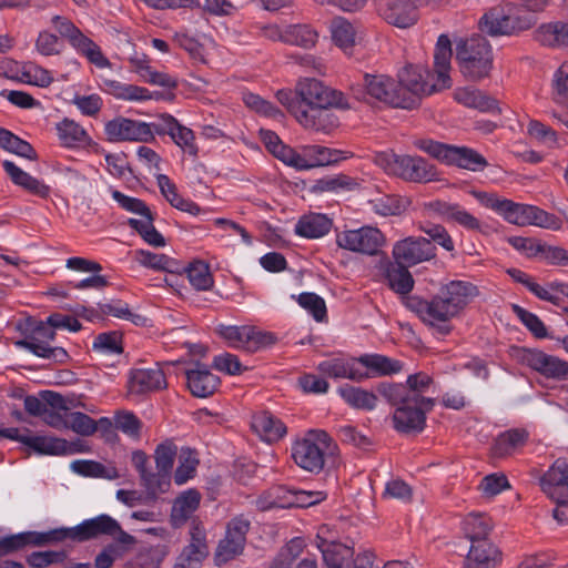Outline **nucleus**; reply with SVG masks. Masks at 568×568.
<instances>
[{
	"mask_svg": "<svg viewBox=\"0 0 568 568\" xmlns=\"http://www.w3.org/2000/svg\"><path fill=\"white\" fill-rule=\"evenodd\" d=\"M331 37L335 45L345 53H352L359 37V29L343 17H336L329 24Z\"/></svg>",
	"mask_w": 568,
	"mask_h": 568,
	"instance_id": "473e14b6",
	"label": "nucleus"
},
{
	"mask_svg": "<svg viewBox=\"0 0 568 568\" xmlns=\"http://www.w3.org/2000/svg\"><path fill=\"white\" fill-rule=\"evenodd\" d=\"M382 17L398 28H408L417 21V11L412 0H382Z\"/></svg>",
	"mask_w": 568,
	"mask_h": 568,
	"instance_id": "393cba45",
	"label": "nucleus"
},
{
	"mask_svg": "<svg viewBox=\"0 0 568 568\" xmlns=\"http://www.w3.org/2000/svg\"><path fill=\"white\" fill-rule=\"evenodd\" d=\"M42 398L49 405L42 415L43 422L55 429H65L67 414L69 412L68 400L62 395L52 390L43 392Z\"/></svg>",
	"mask_w": 568,
	"mask_h": 568,
	"instance_id": "c85d7f7f",
	"label": "nucleus"
},
{
	"mask_svg": "<svg viewBox=\"0 0 568 568\" xmlns=\"http://www.w3.org/2000/svg\"><path fill=\"white\" fill-rule=\"evenodd\" d=\"M141 485L144 487L148 497L155 500L170 490L171 473L163 470H158L156 473L150 471L143 475Z\"/></svg>",
	"mask_w": 568,
	"mask_h": 568,
	"instance_id": "864d4df0",
	"label": "nucleus"
},
{
	"mask_svg": "<svg viewBox=\"0 0 568 568\" xmlns=\"http://www.w3.org/2000/svg\"><path fill=\"white\" fill-rule=\"evenodd\" d=\"M439 294L456 316L478 295L475 285L465 281H452L445 285Z\"/></svg>",
	"mask_w": 568,
	"mask_h": 568,
	"instance_id": "a878e982",
	"label": "nucleus"
},
{
	"mask_svg": "<svg viewBox=\"0 0 568 568\" xmlns=\"http://www.w3.org/2000/svg\"><path fill=\"white\" fill-rule=\"evenodd\" d=\"M552 99L560 105L568 104V64H562L554 74Z\"/></svg>",
	"mask_w": 568,
	"mask_h": 568,
	"instance_id": "774afa93",
	"label": "nucleus"
},
{
	"mask_svg": "<svg viewBox=\"0 0 568 568\" xmlns=\"http://www.w3.org/2000/svg\"><path fill=\"white\" fill-rule=\"evenodd\" d=\"M378 390L395 404H398L393 415L394 427L398 432H420L424 428L425 414L434 406L433 398L418 394L402 396L404 388L398 385H381Z\"/></svg>",
	"mask_w": 568,
	"mask_h": 568,
	"instance_id": "20e7f679",
	"label": "nucleus"
},
{
	"mask_svg": "<svg viewBox=\"0 0 568 568\" xmlns=\"http://www.w3.org/2000/svg\"><path fill=\"white\" fill-rule=\"evenodd\" d=\"M500 559V552L489 540L471 544L465 559V568H494Z\"/></svg>",
	"mask_w": 568,
	"mask_h": 568,
	"instance_id": "7c9ffc66",
	"label": "nucleus"
},
{
	"mask_svg": "<svg viewBox=\"0 0 568 568\" xmlns=\"http://www.w3.org/2000/svg\"><path fill=\"white\" fill-rule=\"evenodd\" d=\"M199 466V458L195 450L185 447L179 455V465L174 473V481L176 485H183L195 476Z\"/></svg>",
	"mask_w": 568,
	"mask_h": 568,
	"instance_id": "603ef678",
	"label": "nucleus"
},
{
	"mask_svg": "<svg viewBox=\"0 0 568 568\" xmlns=\"http://www.w3.org/2000/svg\"><path fill=\"white\" fill-rule=\"evenodd\" d=\"M216 333L230 347L246 352H255L274 342L272 334L264 333L250 325L236 326L221 324L216 327Z\"/></svg>",
	"mask_w": 568,
	"mask_h": 568,
	"instance_id": "dca6fc26",
	"label": "nucleus"
},
{
	"mask_svg": "<svg viewBox=\"0 0 568 568\" xmlns=\"http://www.w3.org/2000/svg\"><path fill=\"white\" fill-rule=\"evenodd\" d=\"M48 536L51 541H62L64 539L85 541L95 538L90 519H85L74 527L52 529Z\"/></svg>",
	"mask_w": 568,
	"mask_h": 568,
	"instance_id": "8fccbe9b",
	"label": "nucleus"
},
{
	"mask_svg": "<svg viewBox=\"0 0 568 568\" xmlns=\"http://www.w3.org/2000/svg\"><path fill=\"white\" fill-rule=\"evenodd\" d=\"M54 337L55 332L47 324V321H40L36 323L24 339L17 342V345L38 357L62 362L68 357V354L62 347L51 346Z\"/></svg>",
	"mask_w": 568,
	"mask_h": 568,
	"instance_id": "a211bd4d",
	"label": "nucleus"
},
{
	"mask_svg": "<svg viewBox=\"0 0 568 568\" xmlns=\"http://www.w3.org/2000/svg\"><path fill=\"white\" fill-rule=\"evenodd\" d=\"M489 206L508 223L518 226L531 225L551 231H559L562 227V222L558 216L536 205L515 203L506 199H494Z\"/></svg>",
	"mask_w": 568,
	"mask_h": 568,
	"instance_id": "0eeeda50",
	"label": "nucleus"
},
{
	"mask_svg": "<svg viewBox=\"0 0 568 568\" xmlns=\"http://www.w3.org/2000/svg\"><path fill=\"white\" fill-rule=\"evenodd\" d=\"M392 256L397 264L412 267L433 260L436 256V247L425 237L407 236L394 244Z\"/></svg>",
	"mask_w": 568,
	"mask_h": 568,
	"instance_id": "6ab92c4d",
	"label": "nucleus"
},
{
	"mask_svg": "<svg viewBox=\"0 0 568 568\" xmlns=\"http://www.w3.org/2000/svg\"><path fill=\"white\" fill-rule=\"evenodd\" d=\"M187 278L191 285L199 291L210 290L213 285V277L207 264L202 261L191 263L186 268Z\"/></svg>",
	"mask_w": 568,
	"mask_h": 568,
	"instance_id": "680f3d73",
	"label": "nucleus"
},
{
	"mask_svg": "<svg viewBox=\"0 0 568 568\" xmlns=\"http://www.w3.org/2000/svg\"><path fill=\"white\" fill-rule=\"evenodd\" d=\"M452 54L449 38L446 34H440L434 51V73H430L426 67L419 64L407 65L398 73V91L404 98L409 100L405 109L413 108L424 95L450 88Z\"/></svg>",
	"mask_w": 568,
	"mask_h": 568,
	"instance_id": "f03ea898",
	"label": "nucleus"
},
{
	"mask_svg": "<svg viewBox=\"0 0 568 568\" xmlns=\"http://www.w3.org/2000/svg\"><path fill=\"white\" fill-rule=\"evenodd\" d=\"M539 40L549 47H568V23L554 22L541 26L538 30Z\"/></svg>",
	"mask_w": 568,
	"mask_h": 568,
	"instance_id": "6e6d98bb",
	"label": "nucleus"
},
{
	"mask_svg": "<svg viewBox=\"0 0 568 568\" xmlns=\"http://www.w3.org/2000/svg\"><path fill=\"white\" fill-rule=\"evenodd\" d=\"M133 258L141 266L154 271H171L174 266V261L165 254L153 253L146 250H135Z\"/></svg>",
	"mask_w": 568,
	"mask_h": 568,
	"instance_id": "13d9d810",
	"label": "nucleus"
},
{
	"mask_svg": "<svg viewBox=\"0 0 568 568\" xmlns=\"http://www.w3.org/2000/svg\"><path fill=\"white\" fill-rule=\"evenodd\" d=\"M318 40V32L308 24L286 26L284 43L305 49L313 48Z\"/></svg>",
	"mask_w": 568,
	"mask_h": 568,
	"instance_id": "de8ad7c7",
	"label": "nucleus"
},
{
	"mask_svg": "<svg viewBox=\"0 0 568 568\" xmlns=\"http://www.w3.org/2000/svg\"><path fill=\"white\" fill-rule=\"evenodd\" d=\"M102 315L113 316L120 320L129 321L134 325L144 326L148 318L136 312H133L129 304L123 301H111L100 304Z\"/></svg>",
	"mask_w": 568,
	"mask_h": 568,
	"instance_id": "3c124183",
	"label": "nucleus"
},
{
	"mask_svg": "<svg viewBox=\"0 0 568 568\" xmlns=\"http://www.w3.org/2000/svg\"><path fill=\"white\" fill-rule=\"evenodd\" d=\"M541 491L556 504L554 518L568 524V459L558 458L539 478Z\"/></svg>",
	"mask_w": 568,
	"mask_h": 568,
	"instance_id": "9d476101",
	"label": "nucleus"
},
{
	"mask_svg": "<svg viewBox=\"0 0 568 568\" xmlns=\"http://www.w3.org/2000/svg\"><path fill=\"white\" fill-rule=\"evenodd\" d=\"M422 150L446 165L478 171L486 166L483 155L467 146L454 144H422Z\"/></svg>",
	"mask_w": 568,
	"mask_h": 568,
	"instance_id": "4468645a",
	"label": "nucleus"
},
{
	"mask_svg": "<svg viewBox=\"0 0 568 568\" xmlns=\"http://www.w3.org/2000/svg\"><path fill=\"white\" fill-rule=\"evenodd\" d=\"M264 145L274 158L298 170L333 165L352 156L351 152L332 149L324 144H301L298 149H293L291 144Z\"/></svg>",
	"mask_w": 568,
	"mask_h": 568,
	"instance_id": "39448f33",
	"label": "nucleus"
},
{
	"mask_svg": "<svg viewBox=\"0 0 568 568\" xmlns=\"http://www.w3.org/2000/svg\"><path fill=\"white\" fill-rule=\"evenodd\" d=\"M332 226L333 222L326 214L308 213L298 219L294 232L301 237L320 239L325 236Z\"/></svg>",
	"mask_w": 568,
	"mask_h": 568,
	"instance_id": "c756f323",
	"label": "nucleus"
},
{
	"mask_svg": "<svg viewBox=\"0 0 568 568\" xmlns=\"http://www.w3.org/2000/svg\"><path fill=\"white\" fill-rule=\"evenodd\" d=\"M359 367L369 374V377L390 375L400 372L402 365L398 361L379 354H364L356 357Z\"/></svg>",
	"mask_w": 568,
	"mask_h": 568,
	"instance_id": "e433bc0d",
	"label": "nucleus"
},
{
	"mask_svg": "<svg viewBox=\"0 0 568 568\" xmlns=\"http://www.w3.org/2000/svg\"><path fill=\"white\" fill-rule=\"evenodd\" d=\"M406 306L416 313L420 321L429 326L435 334L445 336L452 329V320L456 317L443 296L438 293L432 300H423L418 296H408Z\"/></svg>",
	"mask_w": 568,
	"mask_h": 568,
	"instance_id": "9b49d317",
	"label": "nucleus"
},
{
	"mask_svg": "<svg viewBox=\"0 0 568 568\" xmlns=\"http://www.w3.org/2000/svg\"><path fill=\"white\" fill-rule=\"evenodd\" d=\"M341 397L352 407L364 410H372L377 405V396L369 390L345 385L339 387Z\"/></svg>",
	"mask_w": 568,
	"mask_h": 568,
	"instance_id": "37998d69",
	"label": "nucleus"
},
{
	"mask_svg": "<svg viewBox=\"0 0 568 568\" xmlns=\"http://www.w3.org/2000/svg\"><path fill=\"white\" fill-rule=\"evenodd\" d=\"M201 494L195 489H187L178 496L171 510V523L174 527H181L199 508Z\"/></svg>",
	"mask_w": 568,
	"mask_h": 568,
	"instance_id": "f704fd0d",
	"label": "nucleus"
},
{
	"mask_svg": "<svg viewBox=\"0 0 568 568\" xmlns=\"http://www.w3.org/2000/svg\"><path fill=\"white\" fill-rule=\"evenodd\" d=\"M48 535L49 531L44 534L29 531L4 537L0 540V556L19 550L29 544L42 545L51 542V538Z\"/></svg>",
	"mask_w": 568,
	"mask_h": 568,
	"instance_id": "79ce46f5",
	"label": "nucleus"
},
{
	"mask_svg": "<svg viewBox=\"0 0 568 568\" xmlns=\"http://www.w3.org/2000/svg\"><path fill=\"white\" fill-rule=\"evenodd\" d=\"M92 351L101 356L121 355L122 337L116 332L101 333L94 338Z\"/></svg>",
	"mask_w": 568,
	"mask_h": 568,
	"instance_id": "4d7b16f0",
	"label": "nucleus"
},
{
	"mask_svg": "<svg viewBox=\"0 0 568 568\" xmlns=\"http://www.w3.org/2000/svg\"><path fill=\"white\" fill-rule=\"evenodd\" d=\"M186 384L195 397H207L214 394L220 385V378L206 365L199 362L185 369Z\"/></svg>",
	"mask_w": 568,
	"mask_h": 568,
	"instance_id": "5701e85b",
	"label": "nucleus"
},
{
	"mask_svg": "<svg viewBox=\"0 0 568 568\" xmlns=\"http://www.w3.org/2000/svg\"><path fill=\"white\" fill-rule=\"evenodd\" d=\"M317 369L323 375L339 379L363 381L369 378V374L359 367L356 357H333L322 361Z\"/></svg>",
	"mask_w": 568,
	"mask_h": 568,
	"instance_id": "4be33fe9",
	"label": "nucleus"
},
{
	"mask_svg": "<svg viewBox=\"0 0 568 568\" xmlns=\"http://www.w3.org/2000/svg\"><path fill=\"white\" fill-rule=\"evenodd\" d=\"M528 439V433L525 429H509L495 439L493 454L495 457H506L516 453Z\"/></svg>",
	"mask_w": 568,
	"mask_h": 568,
	"instance_id": "ea45409f",
	"label": "nucleus"
},
{
	"mask_svg": "<svg viewBox=\"0 0 568 568\" xmlns=\"http://www.w3.org/2000/svg\"><path fill=\"white\" fill-rule=\"evenodd\" d=\"M490 528L489 518L481 514H469L462 521V530L470 545L478 544L479 540H488Z\"/></svg>",
	"mask_w": 568,
	"mask_h": 568,
	"instance_id": "a19ab883",
	"label": "nucleus"
},
{
	"mask_svg": "<svg viewBox=\"0 0 568 568\" xmlns=\"http://www.w3.org/2000/svg\"><path fill=\"white\" fill-rule=\"evenodd\" d=\"M99 426L108 430L112 427V423L108 417H101L95 422L84 413L71 412L70 409L67 414L65 429H71L78 435L91 436L97 432Z\"/></svg>",
	"mask_w": 568,
	"mask_h": 568,
	"instance_id": "c9c22d12",
	"label": "nucleus"
},
{
	"mask_svg": "<svg viewBox=\"0 0 568 568\" xmlns=\"http://www.w3.org/2000/svg\"><path fill=\"white\" fill-rule=\"evenodd\" d=\"M105 134L114 142H146L154 135H168L173 142H191V129L180 124L173 116L165 115L158 123H146L124 116H116L104 125Z\"/></svg>",
	"mask_w": 568,
	"mask_h": 568,
	"instance_id": "7ed1b4c3",
	"label": "nucleus"
},
{
	"mask_svg": "<svg viewBox=\"0 0 568 568\" xmlns=\"http://www.w3.org/2000/svg\"><path fill=\"white\" fill-rule=\"evenodd\" d=\"M156 182L161 193L173 207L192 215H197L201 213V207L196 203L182 197L178 193L175 184L169 179L168 175L160 173L156 174Z\"/></svg>",
	"mask_w": 568,
	"mask_h": 568,
	"instance_id": "4c0bfd02",
	"label": "nucleus"
},
{
	"mask_svg": "<svg viewBox=\"0 0 568 568\" xmlns=\"http://www.w3.org/2000/svg\"><path fill=\"white\" fill-rule=\"evenodd\" d=\"M190 534L191 542L183 549L174 568H199L209 555L204 528L199 524H193Z\"/></svg>",
	"mask_w": 568,
	"mask_h": 568,
	"instance_id": "b1692460",
	"label": "nucleus"
},
{
	"mask_svg": "<svg viewBox=\"0 0 568 568\" xmlns=\"http://www.w3.org/2000/svg\"><path fill=\"white\" fill-rule=\"evenodd\" d=\"M517 359L525 366L549 379L568 378V362L538 348H520Z\"/></svg>",
	"mask_w": 568,
	"mask_h": 568,
	"instance_id": "f3484780",
	"label": "nucleus"
},
{
	"mask_svg": "<svg viewBox=\"0 0 568 568\" xmlns=\"http://www.w3.org/2000/svg\"><path fill=\"white\" fill-rule=\"evenodd\" d=\"M535 24L532 17H513L501 10L493 9L485 13L480 20V28L490 36L511 34L516 31L527 30Z\"/></svg>",
	"mask_w": 568,
	"mask_h": 568,
	"instance_id": "aec40b11",
	"label": "nucleus"
},
{
	"mask_svg": "<svg viewBox=\"0 0 568 568\" xmlns=\"http://www.w3.org/2000/svg\"><path fill=\"white\" fill-rule=\"evenodd\" d=\"M101 89L118 100L130 102H142L158 99V93L153 94L146 88L135 84L123 83L118 80L102 79Z\"/></svg>",
	"mask_w": 568,
	"mask_h": 568,
	"instance_id": "bb28decb",
	"label": "nucleus"
},
{
	"mask_svg": "<svg viewBox=\"0 0 568 568\" xmlns=\"http://www.w3.org/2000/svg\"><path fill=\"white\" fill-rule=\"evenodd\" d=\"M368 203L371 209L382 216L398 215L404 210L402 199L392 194H381L369 200Z\"/></svg>",
	"mask_w": 568,
	"mask_h": 568,
	"instance_id": "052dcab7",
	"label": "nucleus"
},
{
	"mask_svg": "<svg viewBox=\"0 0 568 568\" xmlns=\"http://www.w3.org/2000/svg\"><path fill=\"white\" fill-rule=\"evenodd\" d=\"M290 487L274 486L264 491L256 499V507L260 510H271L274 508H290Z\"/></svg>",
	"mask_w": 568,
	"mask_h": 568,
	"instance_id": "09e8293b",
	"label": "nucleus"
},
{
	"mask_svg": "<svg viewBox=\"0 0 568 568\" xmlns=\"http://www.w3.org/2000/svg\"><path fill=\"white\" fill-rule=\"evenodd\" d=\"M336 244L343 250L372 256L385 244V236L377 227L362 226L337 232Z\"/></svg>",
	"mask_w": 568,
	"mask_h": 568,
	"instance_id": "2eb2a0df",
	"label": "nucleus"
},
{
	"mask_svg": "<svg viewBox=\"0 0 568 568\" xmlns=\"http://www.w3.org/2000/svg\"><path fill=\"white\" fill-rule=\"evenodd\" d=\"M27 447L40 455H67L71 452L65 439L52 436H31L28 438Z\"/></svg>",
	"mask_w": 568,
	"mask_h": 568,
	"instance_id": "c03bdc74",
	"label": "nucleus"
},
{
	"mask_svg": "<svg viewBox=\"0 0 568 568\" xmlns=\"http://www.w3.org/2000/svg\"><path fill=\"white\" fill-rule=\"evenodd\" d=\"M54 29L64 38H68L75 51L99 69L112 67L110 60L103 54L101 48L90 38L84 36L69 19L54 16L51 20Z\"/></svg>",
	"mask_w": 568,
	"mask_h": 568,
	"instance_id": "ddd939ff",
	"label": "nucleus"
},
{
	"mask_svg": "<svg viewBox=\"0 0 568 568\" xmlns=\"http://www.w3.org/2000/svg\"><path fill=\"white\" fill-rule=\"evenodd\" d=\"M444 213L448 219L467 230L477 231L480 229L479 220L457 204H447Z\"/></svg>",
	"mask_w": 568,
	"mask_h": 568,
	"instance_id": "69168bd1",
	"label": "nucleus"
},
{
	"mask_svg": "<svg viewBox=\"0 0 568 568\" xmlns=\"http://www.w3.org/2000/svg\"><path fill=\"white\" fill-rule=\"evenodd\" d=\"M57 135L65 142H92L88 131L70 119H63L55 125Z\"/></svg>",
	"mask_w": 568,
	"mask_h": 568,
	"instance_id": "bf43d9fd",
	"label": "nucleus"
},
{
	"mask_svg": "<svg viewBox=\"0 0 568 568\" xmlns=\"http://www.w3.org/2000/svg\"><path fill=\"white\" fill-rule=\"evenodd\" d=\"M409 266L389 263L386 267V280L389 287L398 294H408L414 287V278L407 270Z\"/></svg>",
	"mask_w": 568,
	"mask_h": 568,
	"instance_id": "49530a36",
	"label": "nucleus"
},
{
	"mask_svg": "<svg viewBox=\"0 0 568 568\" xmlns=\"http://www.w3.org/2000/svg\"><path fill=\"white\" fill-rule=\"evenodd\" d=\"M374 162L387 174L412 182H429L436 179L433 165L419 156L398 155L392 150L377 152Z\"/></svg>",
	"mask_w": 568,
	"mask_h": 568,
	"instance_id": "1a4fd4ad",
	"label": "nucleus"
},
{
	"mask_svg": "<svg viewBox=\"0 0 568 568\" xmlns=\"http://www.w3.org/2000/svg\"><path fill=\"white\" fill-rule=\"evenodd\" d=\"M70 468L73 473L92 478H102L108 480L118 479L120 473L113 463L102 464L95 460H74Z\"/></svg>",
	"mask_w": 568,
	"mask_h": 568,
	"instance_id": "58836bf2",
	"label": "nucleus"
},
{
	"mask_svg": "<svg viewBox=\"0 0 568 568\" xmlns=\"http://www.w3.org/2000/svg\"><path fill=\"white\" fill-rule=\"evenodd\" d=\"M186 8H201L216 17L231 16L236 11V7L229 0H186Z\"/></svg>",
	"mask_w": 568,
	"mask_h": 568,
	"instance_id": "e2e57ef3",
	"label": "nucleus"
},
{
	"mask_svg": "<svg viewBox=\"0 0 568 568\" xmlns=\"http://www.w3.org/2000/svg\"><path fill=\"white\" fill-rule=\"evenodd\" d=\"M454 99L467 108L477 109L481 112L491 114L501 112L497 100L484 94L475 88H459L455 90Z\"/></svg>",
	"mask_w": 568,
	"mask_h": 568,
	"instance_id": "2f4dec72",
	"label": "nucleus"
},
{
	"mask_svg": "<svg viewBox=\"0 0 568 568\" xmlns=\"http://www.w3.org/2000/svg\"><path fill=\"white\" fill-rule=\"evenodd\" d=\"M326 497V493L321 490H304L290 487V508L311 507L325 500Z\"/></svg>",
	"mask_w": 568,
	"mask_h": 568,
	"instance_id": "0e129e2a",
	"label": "nucleus"
},
{
	"mask_svg": "<svg viewBox=\"0 0 568 568\" xmlns=\"http://www.w3.org/2000/svg\"><path fill=\"white\" fill-rule=\"evenodd\" d=\"M2 168L13 184L39 197L49 196L50 187L47 184L20 169L12 161L4 160Z\"/></svg>",
	"mask_w": 568,
	"mask_h": 568,
	"instance_id": "cd10ccee",
	"label": "nucleus"
},
{
	"mask_svg": "<svg viewBox=\"0 0 568 568\" xmlns=\"http://www.w3.org/2000/svg\"><path fill=\"white\" fill-rule=\"evenodd\" d=\"M456 61L465 78L478 81L487 77L493 68L491 47L481 37L460 40L456 44Z\"/></svg>",
	"mask_w": 568,
	"mask_h": 568,
	"instance_id": "6e6552de",
	"label": "nucleus"
},
{
	"mask_svg": "<svg viewBox=\"0 0 568 568\" xmlns=\"http://www.w3.org/2000/svg\"><path fill=\"white\" fill-rule=\"evenodd\" d=\"M530 292L538 298L560 305L568 300V285L561 282H552L542 286L535 282L530 284Z\"/></svg>",
	"mask_w": 568,
	"mask_h": 568,
	"instance_id": "5fc2aeb1",
	"label": "nucleus"
},
{
	"mask_svg": "<svg viewBox=\"0 0 568 568\" xmlns=\"http://www.w3.org/2000/svg\"><path fill=\"white\" fill-rule=\"evenodd\" d=\"M276 98L304 129L327 134L338 126V120L331 108L347 106L342 102V93L311 78L300 80L295 93L280 90Z\"/></svg>",
	"mask_w": 568,
	"mask_h": 568,
	"instance_id": "f257e3e1",
	"label": "nucleus"
},
{
	"mask_svg": "<svg viewBox=\"0 0 568 568\" xmlns=\"http://www.w3.org/2000/svg\"><path fill=\"white\" fill-rule=\"evenodd\" d=\"M323 559L328 568H349L353 560V550L342 544H326L318 546Z\"/></svg>",
	"mask_w": 568,
	"mask_h": 568,
	"instance_id": "a18cd8bd",
	"label": "nucleus"
},
{
	"mask_svg": "<svg viewBox=\"0 0 568 568\" xmlns=\"http://www.w3.org/2000/svg\"><path fill=\"white\" fill-rule=\"evenodd\" d=\"M335 448L326 432L312 429L292 443L291 456L300 468L318 474L324 468L326 455L333 454Z\"/></svg>",
	"mask_w": 568,
	"mask_h": 568,
	"instance_id": "423d86ee",
	"label": "nucleus"
},
{
	"mask_svg": "<svg viewBox=\"0 0 568 568\" xmlns=\"http://www.w3.org/2000/svg\"><path fill=\"white\" fill-rule=\"evenodd\" d=\"M353 93L358 100H375L394 108H406L409 103L399 93L397 83L385 74H365L363 83L353 88Z\"/></svg>",
	"mask_w": 568,
	"mask_h": 568,
	"instance_id": "f8f14e48",
	"label": "nucleus"
},
{
	"mask_svg": "<svg viewBox=\"0 0 568 568\" xmlns=\"http://www.w3.org/2000/svg\"><path fill=\"white\" fill-rule=\"evenodd\" d=\"M165 387V374L158 365L150 368H132L129 372L128 390L132 395H143Z\"/></svg>",
	"mask_w": 568,
	"mask_h": 568,
	"instance_id": "412c9836",
	"label": "nucleus"
},
{
	"mask_svg": "<svg viewBox=\"0 0 568 568\" xmlns=\"http://www.w3.org/2000/svg\"><path fill=\"white\" fill-rule=\"evenodd\" d=\"M243 101L247 108L266 118L278 119L283 116L282 112L271 102L252 92L244 93Z\"/></svg>",
	"mask_w": 568,
	"mask_h": 568,
	"instance_id": "338daca9",
	"label": "nucleus"
},
{
	"mask_svg": "<svg viewBox=\"0 0 568 568\" xmlns=\"http://www.w3.org/2000/svg\"><path fill=\"white\" fill-rule=\"evenodd\" d=\"M252 427L267 443L277 442L287 433L284 423L267 412L254 415Z\"/></svg>",
	"mask_w": 568,
	"mask_h": 568,
	"instance_id": "72a5a7b5",
	"label": "nucleus"
}]
</instances>
